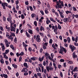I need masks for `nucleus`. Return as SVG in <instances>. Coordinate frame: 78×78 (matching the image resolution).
Returning <instances> with one entry per match:
<instances>
[{
	"instance_id": "f257e3e1",
	"label": "nucleus",
	"mask_w": 78,
	"mask_h": 78,
	"mask_svg": "<svg viewBox=\"0 0 78 78\" xmlns=\"http://www.w3.org/2000/svg\"><path fill=\"white\" fill-rule=\"evenodd\" d=\"M36 41L38 42H40L41 41V38H40V36L39 35H37L36 38Z\"/></svg>"
},
{
	"instance_id": "f03ea898",
	"label": "nucleus",
	"mask_w": 78,
	"mask_h": 78,
	"mask_svg": "<svg viewBox=\"0 0 78 78\" xmlns=\"http://www.w3.org/2000/svg\"><path fill=\"white\" fill-rule=\"evenodd\" d=\"M35 58H35L34 57H33L31 58L30 59H29V61L28 62H30V63H31L32 62V61H36V59Z\"/></svg>"
},
{
	"instance_id": "7ed1b4c3",
	"label": "nucleus",
	"mask_w": 78,
	"mask_h": 78,
	"mask_svg": "<svg viewBox=\"0 0 78 78\" xmlns=\"http://www.w3.org/2000/svg\"><path fill=\"white\" fill-rule=\"evenodd\" d=\"M69 48L71 49L72 52H73L74 50H75V47L71 44L69 45Z\"/></svg>"
},
{
	"instance_id": "20e7f679",
	"label": "nucleus",
	"mask_w": 78,
	"mask_h": 78,
	"mask_svg": "<svg viewBox=\"0 0 78 78\" xmlns=\"http://www.w3.org/2000/svg\"><path fill=\"white\" fill-rule=\"evenodd\" d=\"M5 43L6 46V47H9V44H10V43L8 42V41L7 40L5 39Z\"/></svg>"
},
{
	"instance_id": "39448f33",
	"label": "nucleus",
	"mask_w": 78,
	"mask_h": 78,
	"mask_svg": "<svg viewBox=\"0 0 78 78\" xmlns=\"http://www.w3.org/2000/svg\"><path fill=\"white\" fill-rule=\"evenodd\" d=\"M11 31H13L14 32H15L16 31V28L14 27H13L12 25L11 26Z\"/></svg>"
},
{
	"instance_id": "423d86ee",
	"label": "nucleus",
	"mask_w": 78,
	"mask_h": 78,
	"mask_svg": "<svg viewBox=\"0 0 78 78\" xmlns=\"http://www.w3.org/2000/svg\"><path fill=\"white\" fill-rule=\"evenodd\" d=\"M59 53L63 55V47H62L60 48V51H59Z\"/></svg>"
},
{
	"instance_id": "0eeeda50",
	"label": "nucleus",
	"mask_w": 78,
	"mask_h": 78,
	"mask_svg": "<svg viewBox=\"0 0 78 78\" xmlns=\"http://www.w3.org/2000/svg\"><path fill=\"white\" fill-rule=\"evenodd\" d=\"M7 20L8 22H9L10 23H12V20H11V16H9V17L7 18Z\"/></svg>"
},
{
	"instance_id": "6e6552de",
	"label": "nucleus",
	"mask_w": 78,
	"mask_h": 78,
	"mask_svg": "<svg viewBox=\"0 0 78 78\" xmlns=\"http://www.w3.org/2000/svg\"><path fill=\"white\" fill-rule=\"evenodd\" d=\"M50 56V55L48 54V53H47V52H46L45 55V56L46 57V59H48V57Z\"/></svg>"
},
{
	"instance_id": "1a4fd4ad",
	"label": "nucleus",
	"mask_w": 78,
	"mask_h": 78,
	"mask_svg": "<svg viewBox=\"0 0 78 78\" xmlns=\"http://www.w3.org/2000/svg\"><path fill=\"white\" fill-rule=\"evenodd\" d=\"M73 58H77V55H75V52H73Z\"/></svg>"
},
{
	"instance_id": "9d476101",
	"label": "nucleus",
	"mask_w": 78,
	"mask_h": 78,
	"mask_svg": "<svg viewBox=\"0 0 78 78\" xmlns=\"http://www.w3.org/2000/svg\"><path fill=\"white\" fill-rule=\"evenodd\" d=\"M27 70H28V69H27V68H23V70H22L21 72H27Z\"/></svg>"
},
{
	"instance_id": "9b49d317",
	"label": "nucleus",
	"mask_w": 78,
	"mask_h": 78,
	"mask_svg": "<svg viewBox=\"0 0 78 78\" xmlns=\"http://www.w3.org/2000/svg\"><path fill=\"white\" fill-rule=\"evenodd\" d=\"M47 36H44V38L43 39V41L45 42H47Z\"/></svg>"
},
{
	"instance_id": "f8f14e48",
	"label": "nucleus",
	"mask_w": 78,
	"mask_h": 78,
	"mask_svg": "<svg viewBox=\"0 0 78 78\" xmlns=\"http://www.w3.org/2000/svg\"><path fill=\"white\" fill-rule=\"evenodd\" d=\"M9 39H11V41H12V40L13 39V37H12V36L10 35L9 36Z\"/></svg>"
},
{
	"instance_id": "ddd939ff",
	"label": "nucleus",
	"mask_w": 78,
	"mask_h": 78,
	"mask_svg": "<svg viewBox=\"0 0 78 78\" xmlns=\"http://www.w3.org/2000/svg\"><path fill=\"white\" fill-rule=\"evenodd\" d=\"M67 62L68 64H73V62L71 61H70L69 60H67Z\"/></svg>"
},
{
	"instance_id": "4468645a",
	"label": "nucleus",
	"mask_w": 78,
	"mask_h": 78,
	"mask_svg": "<svg viewBox=\"0 0 78 78\" xmlns=\"http://www.w3.org/2000/svg\"><path fill=\"white\" fill-rule=\"evenodd\" d=\"M28 32L30 33V34H33V30L31 29H30L28 30Z\"/></svg>"
},
{
	"instance_id": "2eb2a0df",
	"label": "nucleus",
	"mask_w": 78,
	"mask_h": 78,
	"mask_svg": "<svg viewBox=\"0 0 78 78\" xmlns=\"http://www.w3.org/2000/svg\"><path fill=\"white\" fill-rule=\"evenodd\" d=\"M43 48L44 49V50H45V49H47V47H46V46H44V43H43Z\"/></svg>"
},
{
	"instance_id": "dca6fc26",
	"label": "nucleus",
	"mask_w": 78,
	"mask_h": 78,
	"mask_svg": "<svg viewBox=\"0 0 78 78\" xmlns=\"http://www.w3.org/2000/svg\"><path fill=\"white\" fill-rule=\"evenodd\" d=\"M67 40L68 43H70V38L69 37H68L67 38Z\"/></svg>"
},
{
	"instance_id": "f3484780",
	"label": "nucleus",
	"mask_w": 78,
	"mask_h": 78,
	"mask_svg": "<svg viewBox=\"0 0 78 78\" xmlns=\"http://www.w3.org/2000/svg\"><path fill=\"white\" fill-rule=\"evenodd\" d=\"M12 66L13 67H14V68H15V69H16V68H17V66L14 64H13L12 65Z\"/></svg>"
},
{
	"instance_id": "a211bd4d",
	"label": "nucleus",
	"mask_w": 78,
	"mask_h": 78,
	"mask_svg": "<svg viewBox=\"0 0 78 78\" xmlns=\"http://www.w3.org/2000/svg\"><path fill=\"white\" fill-rule=\"evenodd\" d=\"M23 47H27L28 46V45L26 44H25L24 42H23Z\"/></svg>"
},
{
	"instance_id": "6ab92c4d",
	"label": "nucleus",
	"mask_w": 78,
	"mask_h": 78,
	"mask_svg": "<svg viewBox=\"0 0 78 78\" xmlns=\"http://www.w3.org/2000/svg\"><path fill=\"white\" fill-rule=\"evenodd\" d=\"M9 49L6 50L4 54H8V53H9Z\"/></svg>"
},
{
	"instance_id": "aec40b11",
	"label": "nucleus",
	"mask_w": 78,
	"mask_h": 78,
	"mask_svg": "<svg viewBox=\"0 0 78 78\" xmlns=\"http://www.w3.org/2000/svg\"><path fill=\"white\" fill-rule=\"evenodd\" d=\"M73 72H78L77 67H76L73 69Z\"/></svg>"
},
{
	"instance_id": "412c9836",
	"label": "nucleus",
	"mask_w": 78,
	"mask_h": 78,
	"mask_svg": "<svg viewBox=\"0 0 78 78\" xmlns=\"http://www.w3.org/2000/svg\"><path fill=\"white\" fill-rule=\"evenodd\" d=\"M6 54H4V57L5 58V59H8V57H7V56H6Z\"/></svg>"
},
{
	"instance_id": "4be33fe9",
	"label": "nucleus",
	"mask_w": 78,
	"mask_h": 78,
	"mask_svg": "<svg viewBox=\"0 0 78 78\" xmlns=\"http://www.w3.org/2000/svg\"><path fill=\"white\" fill-rule=\"evenodd\" d=\"M2 50L4 51L5 50V45H3V46H2Z\"/></svg>"
},
{
	"instance_id": "5701e85b",
	"label": "nucleus",
	"mask_w": 78,
	"mask_h": 78,
	"mask_svg": "<svg viewBox=\"0 0 78 78\" xmlns=\"http://www.w3.org/2000/svg\"><path fill=\"white\" fill-rule=\"evenodd\" d=\"M63 51H64L65 53H66L67 52V50L66 48H64L63 47Z\"/></svg>"
},
{
	"instance_id": "b1692460",
	"label": "nucleus",
	"mask_w": 78,
	"mask_h": 78,
	"mask_svg": "<svg viewBox=\"0 0 78 78\" xmlns=\"http://www.w3.org/2000/svg\"><path fill=\"white\" fill-rule=\"evenodd\" d=\"M46 70L48 72H49L50 71V67L47 66L46 67Z\"/></svg>"
},
{
	"instance_id": "393cba45",
	"label": "nucleus",
	"mask_w": 78,
	"mask_h": 78,
	"mask_svg": "<svg viewBox=\"0 0 78 78\" xmlns=\"http://www.w3.org/2000/svg\"><path fill=\"white\" fill-rule=\"evenodd\" d=\"M26 35L27 37H30V34H28V33L27 32H26Z\"/></svg>"
},
{
	"instance_id": "a878e982",
	"label": "nucleus",
	"mask_w": 78,
	"mask_h": 78,
	"mask_svg": "<svg viewBox=\"0 0 78 78\" xmlns=\"http://www.w3.org/2000/svg\"><path fill=\"white\" fill-rule=\"evenodd\" d=\"M10 47L11 48H12V50H14V47H13V45L12 44L10 46Z\"/></svg>"
},
{
	"instance_id": "bb28decb",
	"label": "nucleus",
	"mask_w": 78,
	"mask_h": 78,
	"mask_svg": "<svg viewBox=\"0 0 78 78\" xmlns=\"http://www.w3.org/2000/svg\"><path fill=\"white\" fill-rule=\"evenodd\" d=\"M60 75L61 77H62V78L63 77V75L62 74V72H60Z\"/></svg>"
},
{
	"instance_id": "cd10ccee",
	"label": "nucleus",
	"mask_w": 78,
	"mask_h": 78,
	"mask_svg": "<svg viewBox=\"0 0 78 78\" xmlns=\"http://www.w3.org/2000/svg\"><path fill=\"white\" fill-rule=\"evenodd\" d=\"M57 30H55V29L54 30V32L56 34H58V32L57 31Z\"/></svg>"
},
{
	"instance_id": "c85d7f7f",
	"label": "nucleus",
	"mask_w": 78,
	"mask_h": 78,
	"mask_svg": "<svg viewBox=\"0 0 78 78\" xmlns=\"http://www.w3.org/2000/svg\"><path fill=\"white\" fill-rule=\"evenodd\" d=\"M3 76L5 78H8V75L6 74H4Z\"/></svg>"
},
{
	"instance_id": "c756f323",
	"label": "nucleus",
	"mask_w": 78,
	"mask_h": 78,
	"mask_svg": "<svg viewBox=\"0 0 78 78\" xmlns=\"http://www.w3.org/2000/svg\"><path fill=\"white\" fill-rule=\"evenodd\" d=\"M49 42L50 44H52V42H53V40H52V39H51L50 40Z\"/></svg>"
},
{
	"instance_id": "7c9ffc66",
	"label": "nucleus",
	"mask_w": 78,
	"mask_h": 78,
	"mask_svg": "<svg viewBox=\"0 0 78 78\" xmlns=\"http://www.w3.org/2000/svg\"><path fill=\"white\" fill-rule=\"evenodd\" d=\"M47 24H48V25L49 24V22L50 23V20H47L46 21Z\"/></svg>"
},
{
	"instance_id": "2f4dec72",
	"label": "nucleus",
	"mask_w": 78,
	"mask_h": 78,
	"mask_svg": "<svg viewBox=\"0 0 78 78\" xmlns=\"http://www.w3.org/2000/svg\"><path fill=\"white\" fill-rule=\"evenodd\" d=\"M24 54L23 52H22L20 54V56H23Z\"/></svg>"
},
{
	"instance_id": "473e14b6",
	"label": "nucleus",
	"mask_w": 78,
	"mask_h": 78,
	"mask_svg": "<svg viewBox=\"0 0 78 78\" xmlns=\"http://www.w3.org/2000/svg\"><path fill=\"white\" fill-rule=\"evenodd\" d=\"M75 41L76 42H77L78 41V36H76V37Z\"/></svg>"
},
{
	"instance_id": "72a5a7b5",
	"label": "nucleus",
	"mask_w": 78,
	"mask_h": 78,
	"mask_svg": "<svg viewBox=\"0 0 78 78\" xmlns=\"http://www.w3.org/2000/svg\"><path fill=\"white\" fill-rule=\"evenodd\" d=\"M63 1H62L61 2V4L60 5L62 6L63 7H64V4H63Z\"/></svg>"
},
{
	"instance_id": "f704fd0d",
	"label": "nucleus",
	"mask_w": 78,
	"mask_h": 78,
	"mask_svg": "<svg viewBox=\"0 0 78 78\" xmlns=\"http://www.w3.org/2000/svg\"><path fill=\"white\" fill-rule=\"evenodd\" d=\"M11 35L12 36H13L14 37L16 36L15 35V34L14 33H12L11 34Z\"/></svg>"
},
{
	"instance_id": "c9c22d12",
	"label": "nucleus",
	"mask_w": 78,
	"mask_h": 78,
	"mask_svg": "<svg viewBox=\"0 0 78 78\" xmlns=\"http://www.w3.org/2000/svg\"><path fill=\"white\" fill-rule=\"evenodd\" d=\"M54 54H53V53H52L51 54V57L52 58V59H53V57H54Z\"/></svg>"
},
{
	"instance_id": "e433bc0d",
	"label": "nucleus",
	"mask_w": 78,
	"mask_h": 78,
	"mask_svg": "<svg viewBox=\"0 0 78 78\" xmlns=\"http://www.w3.org/2000/svg\"><path fill=\"white\" fill-rule=\"evenodd\" d=\"M34 25H35V26H36V27H37V22H36V21H34Z\"/></svg>"
},
{
	"instance_id": "4c0bfd02",
	"label": "nucleus",
	"mask_w": 78,
	"mask_h": 78,
	"mask_svg": "<svg viewBox=\"0 0 78 78\" xmlns=\"http://www.w3.org/2000/svg\"><path fill=\"white\" fill-rule=\"evenodd\" d=\"M40 30L41 31H42L43 30H44V27L42 26H41V27L40 29Z\"/></svg>"
},
{
	"instance_id": "58836bf2",
	"label": "nucleus",
	"mask_w": 78,
	"mask_h": 78,
	"mask_svg": "<svg viewBox=\"0 0 78 78\" xmlns=\"http://www.w3.org/2000/svg\"><path fill=\"white\" fill-rule=\"evenodd\" d=\"M0 30H1V31H3L4 30H3V27L2 26H0Z\"/></svg>"
},
{
	"instance_id": "ea45409f",
	"label": "nucleus",
	"mask_w": 78,
	"mask_h": 78,
	"mask_svg": "<svg viewBox=\"0 0 78 78\" xmlns=\"http://www.w3.org/2000/svg\"><path fill=\"white\" fill-rule=\"evenodd\" d=\"M40 12L42 15H44V13L42 10L40 11Z\"/></svg>"
},
{
	"instance_id": "a19ab883",
	"label": "nucleus",
	"mask_w": 78,
	"mask_h": 78,
	"mask_svg": "<svg viewBox=\"0 0 78 78\" xmlns=\"http://www.w3.org/2000/svg\"><path fill=\"white\" fill-rule=\"evenodd\" d=\"M24 66H25V67H27V66H28V65L27 64V63H24Z\"/></svg>"
},
{
	"instance_id": "79ce46f5",
	"label": "nucleus",
	"mask_w": 78,
	"mask_h": 78,
	"mask_svg": "<svg viewBox=\"0 0 78 78\" xmlns=\"http://www.w3.org/2000/svg\"><path fill=\"white\" fill-rule=\"evenodd\" d=\"M31 16L32 18H34V17H35V14L34 13L32 14Z\"/></svg>"
},
{
	"instance_id": "37998d69",
	"label": "nucleus",
	"mask_w": 78,
	"mask_h": 78,
	"mask_svg": "<svg viewBox=\"0 0 78 78\" xmlns=\"http://www.w3.org/2000/svg\"><path fill=\"white\" fill-rule=\"evenodd\" d=\"M52 47L54 49H56V48H55V46L54 44H52Z\"/></svg>"
},
{
	"instance_id": "c03bdc74",
	"label": "nucleus",
	"mask_w": 78,
	"mask_h": 78,
	"mask_svg": "<svg viewBox=\"0 0 78 78\" xmlns=\"http://www.w3.org/2000/svg\"><path fill=\"white\" fill-rule=\"evenodd\" d=\"M58 29H59V30H61V26L59 25H58Z\"/></svg>"
},
{
	"instance_id": "a18cd8bd",
	"label": "nucleus",
	"mask_w": 78,
	"mask_h": 78,
	"mask_svg": "<svg viewBox=\"0 0 78 78\" xmlns=\"http://www.w3.org/2000/svg\"><path fill=\"white\" fill-rule=\"evenodd\" d=\"M71 12L69 11H67L66 12V13L67 14H68L69 13H70Z\"/></svg>"
},
{
	"instance_id": "49530a36",
	"label": "nucleus",
	"mask_w": 78,
	"mask_h": 78,
	"mask_svg": "<svg viewBox=\"0 0 78 78\" xmlns=\"http://www.w3.org/2000/svg\"><path fill=\"white\" fill-rule=\"evenodd\" d=\"M38 66L39 67H41V69H42V68H44V67L42 66V64H39Z\"/></svg>"
},
{
	"instance_id": "de8ad7c7",
	"label": "nucleus",
	"mask_w": 78,
	"mask_h": 78,
	"mask_svg": "<svg viewBox=\"0 0 78 78\" xmlns=\"http://www.w3.org/2000/svg\"><path fill=\"white\" fill-rule=\"evenodd\" d=\"M22 57L20 56L19 58V62H20V61H22Z\"/></svg>"
},
{
	"instance_id": "09e8293b",
	"label": "nucleus",
	"mask_w": 78,
	"mask_h": 78,
	"mask_svg": "<svg viewBox=\"0 0 78 78\" xmlns=\"http://www.w3.org/2000/svg\"><path fill=\"white\" fill-rule=\"evenodd\" d=\"M24 75L25 76L26 75H28V73H27V72H25V73H24Z\"/></svg>"
},
{
	"instance_id": "8fccbe9b",
	"label": "nucleus",
	"mask_w": 78,
	"mask_h": 78,
	"mask_svg": "<svg viewBox=\"0 0 78 78\" xmlns=\"http://www.w3.org/2000/svg\"><path fill=\"white\" fill-rule=\"evenodd\" d=\"M4 6H6L7 7H8V4H7L5 2L4 3Z\"/></svg>"
},
{
	"instance_id": "3c124183",
	"label": "nucleus",
	"mask_w": 78,
	"mask_h": 78,
	"mask_svg": "<svg viewBox=\"0 0 78 78\" xmlns=\"http://www.w3.org/2000/svg\"><path fill=\"white\" fill-rule=\"evenodd\" d=\"M54 30H58V27H57V25H55V26Z\"/></svg>"
},
{
	"instance_id": "603ef678",
	"label": "nucleus",
	"mask_w": 78,
	"mask_h": 78,
	"mask_svg": "<svg viewBox=\"0 0 78 78\" xmlns=\"http://www.w3.org/2000/svg\"><path fill=\"white\" fill-rule=\"evenodd\" d=\"M44 72L45 73V74H46L47 73V70L46 69H45L44 70Z\"/></svg>"
},
{
	"instance_id": "864d4df0",
	"label": "nucleus",
	"mask_w": 78,
	"mask_h": 78,
	"mask_svg": "<svg viewBox=\"0 0 78 78\" xmlns=\"http://www.w3.org/2000/svg\"><path fill=\"white\" fill-rule=\"evenodd\" d=\"M14 42L16 43L17 42V38L16 37L14 40Z\"/></svg>"
},
{
	"instance_id": "5fc2aeb1",
	"label": "nucleus",
	"mask_w": 78,
	"mask_h": 78,
	"mask_svg": "<svg viewBox=\"0 0 78 78\" xmlns=\"http://www.w3.org/2000/svg\"><path fill=\"white\" fill-rule=\"evenodd\" d=\"M37 75H38V76H39L40 77L41 76V73H37Z\"/></svg>"
},
{
	"instance_id": "6e6d98bb",
	"label": "nucleus",
	"mask_w": 78,
	"mask_h": 78,
	"mask_svg": "<svg viewBox=\"0 0 78 78\" xmlns=\"http://www.w3.org/2000/svg\"><path fill=\"white\" fill-rule=\"evenodd\" d=\"M63 66L64 67H66V63H64Z\"/></svg>"
},
{
	"instance_id": "4d7b16f0",
	"label": "nucleus",
	"mask_w": 78,
	"mask_h": 78,
	"mask_svg": "<svg viewBox=\"0 0 78 78\" xmlns=\"http://www.w3.org/2000/svg\"><path fill=\"white\" fill-rule=\"evenodd\" d=\"M19 1L17 0L16 1V5H18V4H19Z\"/></svg>"
},
{
	"instance_id": "13d9d810",
	"label": "nucleus",
	"mask_w": 78,
	"mask_h": 78,
	"mask_svg": "<svg viewBox=\"0 0 78 78\" xmlns=\"http://www.w3.org/2000/svg\"><path fill=\"white\" fill-rule=\"evenodd\" d=\"M29 51L31 52V51L32 50V49L30 47H29Z\"/></svg>"
},
{
	"instance_id": "bf43d9fd",
	"label": "nucleus",
	"mask_w": 78,
	"mask_h": 78,
	"mask_svg": "<svg viewBox=\"0 0 78 78\" xmlns=\"http://www.w3.org/2000/svg\"><path fill=\"white\" fill-rule=\"evenodd\" d=\"M60 61L61 62H64L65 61H64V60L63 59H61L60 60Z\"/></svg>"
},
{
	"instance_id": "052dcab7",
	"label": "nucleus",
	"mask_w": 78,
	"mask_h": 78,
	"mask_svg": "<svg viewBox=\"0 0 78 78\" xmlns=\"http://www.w3.org/2000/svg\"><path fill=\"white\" fill-rule=\"evenodd\" d=\"M19 29H17L16 33V34H18V33H19Z\"/></svg>"
},
{
	"instance_id": "680f3d73",
	"label": "nucleus",
	"mask_w": 78,
	"mask_h": 78,
	"mask_svg": "<svg viewBox=\"0 0 78 78\" xmlns=\"http://www.w3.org/2000/svg\"><path fill=\"white\" fill-rule=\"evenodd\" d=\"M10 55L11 56H14V53H12V52H10Z\"/></svg>"
},
{
	"instance_id": "e2e57ef3",
	"label": "nucleus",
	"mask_w": 78,
	"mask_h": 78,
	"mask_svg": "<svg viewBox=\"0 0 78 78\" xmlns=\"http://www.w3.org/2000/svg\"><path fill=\"white\" fill-rule=\"evenodd\" d=\"M24 15H21V18L22 19H24Z\"/></svg>"
},
{
	"instance_id": "0e129e2a",
	"label": "nucleus",
	"mask_w": 78,
	"mask_h": 78,
	"mask_svg": "<svg viewBox=\"0 0 78 78\" xmlns=\"http://www.w3.org/2000/svg\"><path fill=\"white\" fill-rule=\"evenodd\" d=\"M34 76H35V77L36 78H38V77H37V74H34Z\"/></svg>"
},
{
	"instance_id": "69168bd1",
	"label": "nucleus",
	"mask_w": 78,
	"mask_h": 78,
	"mask_svg": "<svg viewBox=\"0 0 78 78\" xmlns=\"http://www.w3.org/2000/svg\"><path fill=\"white\" fill-rule=\"evenodd\" d=\"M45 12L46 14H48V12L47 10H45Z\"/></svg>"
},
{
	"instance_id": "338daca9",
	"label": "nucleus",
	"mask_w": 78,
	"mask_h": 78,
	"mask_svg": "<svg viewBox=\"0 0 78 78\" xmlns=\"http://www.w3.org/2000/svg\"><path fill=\"white\" fill-rule=\"evenodd\" d=\"M1 62L2 64H3V63H4V62L3 61V59L1 60Z\"/></svg>"
},
{
	"instance_id": "774afa93",
	"label": "nucleus",
	"mask_w": 78,
	"mask_h": 78,
	"mask_svg": "<svg viewBox=\"0 0 78 78\" xmlns=\"http://www.w3.org/2000/svg\"><path fill=\"white\" fill-rule=\"evenodd\" d=\"M44 46L47 47V43H44Z\"/></svg>"
}]
</instances>
